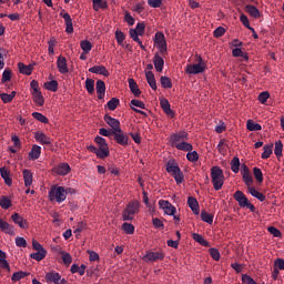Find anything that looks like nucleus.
Instances as JSON below:
<instances>
[{
	"label": "nucleus",
	"mask_w": 284,
	"mask_h": 284,
	"mask_svg": "<svg viewBox=\"0 0 284 284\" xmlns=\"http://www.w3.org/2000/svg\"><path fill=\"white\" fill-rule=\"evenodd\" d=\"M140 207L138 200L129 202L122 212V221H134V214H139Z\"/></svg>",
	"instance_id": "obj_1"
},
{
	"label": "nucleus",
	"mask_w": 284,
	"mask_h": 284,
	"mask_svg": "<svg viewBox=\"0 0 284 284\" xmlns=\"http://www.w3.org/2000/svg\"><path fill=\"white\" fill-rule=\"evenodd\" d=\"M211 181L214 190L219 191L223 187V183H225V175L223 174L222 168L213 166L211 169Z\"/></svg>",
	"instance_id": "obj_2"
},
{
	"label": "nucleus",
	"mask_w": 284,
	"mask_h": 284,
	"mask_svg": "<svg viewBox=\"0 0 284 284\" xmlns=\"http://www.w3.org/2000/svg\"><path fill=\"white\" fill-rule=\"evenodd\" d=\"M166 172L173 176L175 182L179 184L183 183L185 176L183 175V171L179 168V164L171 160L166 163Z\"/></svg>",
	"instance_id": "obj_3"
},
{
	"label": "nucleus",
	"mask_w": 284,
	"mask_h": 284,
	"mask_svg": "<svg viewBox=\"0 0 284 284\" xmlns=\"http://www.w3.org/2000/svg\"><path fill=\"white\" fill-rule=\"evenodd\" d=\"M233 199H235L240 207H247V210L256 212V206H254V204L250 202V200L247 199V196H245V193H243V191H236L233 194Z\"/></svg>",
	"instance_id": "obj_4"
},
{
	"label": "nucleus",
	"mask_w": 284,
	"mask_h": 284,
	"mask_svg": "<svg viewBox=\"0 0 284 284\" xmlns=\"http://www.w3.org/2000/svg\"><path fill=\"white\" fill-rule=\"evenodd\" d=\"M154 44L161 54H168V41L163 32H156L154 37Z\"/></svg>",
	"instance_id": "obj_5"
},
{
	"label": "nucleus",
	"mask_w": 284,
	"mask_h": 284,
	"mask_svg": "<svg viewBox=\"0 0 284 284\" xmlns=\"http://www.w3.org/2000/svg\"><path fill=\"white\" fill-rule=\"evenodd\" d=\"M94 141L97 144H99V159H108V156H110V148L108 146V142H105V140L99 135L95 136Z\"/></svg>",
	"instance_id": "obj_6"
},
{
	"label": "nucleus",
	"mask_w": 284,
	"mask_h": 284,
	"mask_svg": "<svg viewBox=\"0 0 284 284\" xmlns=\"http://www.w3.org/2000/svg\"><path fill=\"white\" fill-rule=\"evenodd\" d=\"M65 194H68L65 189L63 186H59L57 189H51L49 192V199L50 201H54L55 199L58 203H63V201H65Z\"/></svg>",
	"instance_id": "obj_7"
},
{
	"label": "nucleus",
	"mask_w": 284,
	"mask_h": 284,
	"mask_svg": "<svg viewBox=\"0 0 284 284\" xmlns=\"http://www.w3.org/2000/svg\"><path fill=\"white\" fill-rule=\"evenodd\" d=\"M197 61V64H189L186 67L187 74H201L205 72V62H203V58H201V55H199Z\"/></svg>",
	"instance_id": "obj_8"
},
{
	"label": "nucleus",
	"mask_w": 284,
	"mask_h": 284,
	"mask_svg": "<svg viewBox=\"0 0 284 284\" xmlns=\"http://www.w3.org/2000/svg\"><path fill=\"white\" fill-rule=\"evenodd\" d=\"M113 139L119 145H123V148H128V145H130V136H128L122 129L113 132Z\"/></svg>",
	"instance_id": "obj_9"
},
{
	"label": "nucleus",
	"mask_w": 284,
	"mask_h": 284,
	"mask_svg": "<svg viewBox=\"0 0 284 284\" xmlns=\"http://www.w3.org/2000/svg\"><path fill=\"white\" fill-rule=\"evenodd\" d=\"M165 258V253L163 251L160 252H148L143 257L142 261L146 263H154L156 261H163Z\"/></svg>",
	"instance_id": "obj_10"
},
{
	"label": "nucleus",
	"mask_w": 284,
	"mask_h": 284,
	"mask_svg": "<svg viewBox=\"0 0 284 284\" xmlns=\"http://www.w3.org/2000/svg\"><path fill=\"white\" fill-rule=\"evenodd\" d=\"M159 205L169 216H174V214H176V207L169 201L160 200Z\"/></svg>",
	"instance_id": "obj_11"
},
{
	"label": "nucleus",
	"mask_w": 284,
	"mask_h": 284,
	"mask_svg": "<svg viewBox=\"0 0 284 284\" xmlns=\"http://www.w3.org/2000/svg\"><path fill=\"white\" fill-rule=\"evenodd\" d=\"M104 121L108 125L111 126V130L113 132H120L121 131V122L118 119H114L110 116L109 114L104 115Z\"/></svg>",
	"instance_id": "obj_12"
},
{
	"label": "nucleus",
	"mask_w": 284,
	"mask_h": 284,
	"mask_svg": "<svg viewBox=\"0 0 284 284\" xmlns=\"http://www.w3.org/2000/svg\"><path fill=\"white\" fill-rule=\"evenodd\" d=\"M71 170L70 164L60 163L52 169V172H54V174H59L60 176H65L67 174H70Z\"/></svg>",
	"instance_id": "obj_13"
},
{
	"label": "nucleus",
	"mask_w": 284,
	"mask_h": 284,
	"mask_svg": "<svg viewBox=\"0 0 284 284\" xmlns=\"http://www.w3.org/2000/svg\"><path fill=\"white\" fill-rule=\"evenodd\" d=\"M57 67L60 74H68V72H70L68 69V60L63 55L58 57Z\"/></svg>",
	"instance_id": "obj_14"
},
{
	"label": "nucleus",
	"mask_w": 284,
	"mask_h": 284,
	"mask_svg": "<svg viewBox=\"0 0 284 284\" xmlns=\"http://www.w3.org/2000/svg\"><path fill=\"white\" fill-rule=\"evenodd\" d=\"M11 221L16 223V225H19L21 230H28V221L23 219L19 213H14L11 215Z\"/></svg>",
	"instance_id": "obj_15"
},
{
	"label": "nucleus",
	"mask_w": 284,
	"mask_h": 284,
	"mask_svg": "<svg viewBox=\"0 0 284 284\" xmlns=\"http://www.w3.org/2000/svg\"><path fill=\"white\" fill-rule=\"evenodd\" d=\"M34 65H37V63L34 62L29 65H26L23 62H19L18 68L20 74H26L27 77H30V74H32V71L34 70Z\"/></svg>",
	"instance_id": "obj_16"
},
{
	"label": "nucleus",
	"mask_w": 284,
	"mask_h": 284,
	"mask_svg": "<svg viewBox=\"0 0 284 284\" xmlns=\"http://www.w3.org/2000/svg\"><path fill=\"white\" fill-rule=\"evenodd\" d=\"M160 105H161L164 114H166L168 116H171V119H174V111H172L170 101H168V99H162L160 101Z\"/></svg>",
	"instance_id": "obj_17"
},
{
	"label": "nucleus",
	"mask_w": 284,
	"mask_h": 284,
	"mask_svg": "<svg viewBox=\"0 0 284 284\" xmlns=\"http://www.w3.org/2000/svg\"><path fill=\"white\" fill-rule=\"evenodd\" d=\"M60 17H62L65 21V32L68 34H72V32H74V27L72 26V18L70 17V13H60Z\"/></svg>",
	"instance_id": "obj_18"
},
{
	"label": "nucleus",
	"mask_w": 284,
	"mask_h": 284,
	"mask_svg": "<svg viewBox=\"0 0 284 284\" xmlns=\"http://www.w3.org/2000/svg\"><path fill=\"white\" fill-rule=\"evenodd\" d=\"M187 205L192 210L193 214L199 216L201 210L199 207V201L194 196H189L187 199Z\"/></svg>",
	"instance_id": "obj_19"
},
{
	"label": "nucleus",
	"mask_w": 284,
	"mask_h": 284,
	"mask_svg": "<svg viewBox=\"0 0 284 284\" xmlns=\"http://www.w3.org/2000/svg\"><path fill=\"white\" fill-rule=\"evenodd\" d=\"M0 230L4 232V234H9L10 236H14V226H11L10 223L0 219Z\"/></svg>",
	"instance_id": "obj_20"
},
{
	"label": "nucleus",
	"mask_w": 284,
	"mask_h": 284,
	"mask_svg": "<svg viewBox=\"0 0 284 284\" xmlns=\"http://www.w3.org/2000/svg\"><path fill=\"white\" fill-rule=\"evenodd\" d=\"M92 74H102V77H110V71L104 65H94L89 69Z\"/></svg>",
	"instance_id": "obj_21"
},
{
	"label": "nucleus",
	"mask_w": 284,
	"mask_h": 284,
	"mask_svg": "<svg viewBox=\"0 0 284 284\" xmlns=\"http://www.w3.org/2000/svg\"><path fill=\"white\" fill-rule=\"evenodd\" d=\"M245 12H247L250 17H253V19H261V11L254 4H246Z\"/></svg>",
	"instance_id": "obj_22"
},
{
	"label": "nucleus",
	"mask_w": 284,
	"mask_h": 284,
	"mask_svg": "<svg viewBox=\"0 0 284 284\" xmlns=\"http://www.w3.org/2000/svg\"><path fill=\"white\" fill-rule=\"evenodd\" d=\"M153 64L156 72H163V65H165V61L159 55V53L154 54Z\"/></svg>",
	"instance_id": "obj_23"
},
{
	"label": "nucleus",
	"mask_w": 284,
	"mask_h": 284,
	"mask_svg": "<svg viewBox=\"0 0 284 284\" xmlns=\"http://www.w3.org/2000/svg\"><path fill=\"white\" fill-rule=\"evenodd\" d=\"M95 90L98 99H103L105 97V82H103V80H98L95 83Z\"/></svg>",
	"instance_id": "obj_24"
},
{
	"label": "nucleus",
	"mask_w": 284,
	"mask_h": 284,
	"mask_svg": "<svg viewBox=\"0 0 284 284\" xmlns=\"http://www.w3.org/2000/svg\"><path fill=\"white\" fill-rule=\"evenodd\" d=\"M36 141H39V143H42L43 145H52V141H50V138L45 135L43 132H37L34 134Z\"/></svg>",
	"instance_id": "obj_25"
},
{
	"label": "nucleus",
	"mask_w": 284,
	"mask_h": 284,
	"mask_svg": "<svg viewBox=\"0 0 284 284\" xmlns=\"http://www.w3.org/2000/svg\"><path fill=\"white\" fill-rule=\"evenodd\" d=\"M0 174L8 187L12 186V178H10V171L6 166L0 169Z\"/></svg>",
	"instance_id": "obj_26"
},
{
	"label": "nucleus",
	"mask_w": 284,
	"mask_h": 284,
	"mask_svg": "<svg viewBox=\"0 0 284 284\" xmlns=\"http://www.w3.org/2000/svg\"><path fill=\"white\" fill-rule=\"evenodd\" d=\"M45 281L50 284H59V282L61 281V275L54 272L47 273Z\"/></svg>",
	"instance_id": "obj_27"
},
{
	"label": "nucleus",
	"mask_w": 284,
	"mask_h": 284,
	"mask_svg": "<svg viewBox=\"0 0 284 284\" xmlns=\"http://www.w3.org/2000/svg\"><path fill=\"white\" fill-rule=\"evenodd\" d=\"M129 88L134 97H141V89H139V84L132 78L129 79Z\"/></svg>",
	"instance_id": "obj_28"
},
{
	"label": "nucleus",
	"mask_w": 284,
	"mask_h": 284,
	"mask_svg": "<svg viewBox=\"0 0 284 284\" xmlns=\"http://www.w3.org/2000/svg\"><path fill=\"white\" fill-rule=\"evenodd\" d=\"M41 156V146L34 144L29 153V159L31 161H37Z\"/></svg>",
	"instance_id": "obj_29"
},
{
	"label": "nucleus",
	"mask_w": 284,
	"mask_h": 284,
	"mask_svg": "<svg viewBox=\"0 0 284 284\" xmlns=\"http://www.w3.org/2000/svg\"><path fill=\"white\" fill-rule=\"evenodd\" d=\"M6 258H8V255L6 252L0 250V268L8 270L10 272V263H8Z\"/></svg>",
	"instance_id": "obj_30"
},
{
	"label": "nucleus",
	"mask_w": 284,
	"mask_h": 284,
	"mask_svg": "<svg viewBox=\"0 0 284 284\" xmlns=\"http://www.w3.org/2000/svg\"><path fill=\"white\" fill-rule=\"evenodd\" d=\"M145 78L150 88H152V90H156V78H154V73L152 71H146Z\"/></svg>",
	"instance_id": "obj_31"
},
{
	"label": "nucleus",
	"mask_w": 284,
	"mask_h": 284,
	"mask_svg": "<svg viewBox=\"0 0 284 284\" xmlns=\"http://www.w3.org/2000/svg\"><path fill=\"white\" fill-rule=\"evenodd\" d=\"M22 174H23L26 187H30V185H32V179H33L32 171L24 169L22 171Z\"/></svg>",
	"instance_id": "obj_32"
},
{
	"label": "nucleus",
	"mask_w": 284,
	"mask_h": 284,
	"mask_svg": "<svg viewBox=\"0 0 284 284\" xmlns=\"http://www.w3.org/2000/svg\"><path fill=\"white\" fill-rule=\"evenodd\" d=\"M32 99L33 103L39 105V108H43V105H45V98H43V93H33Z\"/></svg>",
	"instance_id": "obj_33"
},
{
	"label": "nucleus",
	"mask_w": 284,
	"mask_h": 284,
	"mask_svg": "<svg viewBox=\"0 0 284 284\" xmlns=\"http://www.w3.org/2000/svg\"><path fill=\"white\" fill-rule=\"evenodd\" d=\"M192 239L193 241H195L196 243H200V245H202L203 247H210V242H207L203 235L199 234V233H193L192 234Z\"/></svg>",
	"instance_id": "obj_34"
},
{
	"label": "nucleus",
	"mask_w": 284,
	"mask_h": 284,
	"mask_svg": "<svg viewBox=\"0 0 284 284\" xmlns=\"http://www.w3.org/2000/svg\"><path fill=\"white\" fill-rule=\"evenodd\" d=\"M129 34H130V38L133 39V41H135V43H139L142 50H145V45H143V42L139 38L141 36L136 32V30L130 29Z\"/></svg>",
	"instance_id": "obj_35"
},
{
	"label": "nucleus",
	"mask_w": 284,
	"mask_h": 284,
	"mask_svg": "<svg viewBox=\"0 0 284 284\" xmlns=\"http://www.w3.org/2000/svg\"><path fill=\"white\" fill-rule=\"evenodd\" d=\"M14 97H17V91H12L10 94L1 93L0 99L3 103H12Z\"/></svg>",
	"instance_id": "obj_36"
},
{
	"label": "nucleus",
	"mask_w": 284,
	"mask_h": 284,
	"mask_svg": "<svg viewBox=\"0 0 284 284\" xmlns=\"http://www.w3.org/2000/svg\"><path fill=\"white\" fill-rule=\"evenodd\" d=\"M246 129L250 132H258V131L263 130V126H261V124H258V123H254V121H252V120H248L246 122Z\"/></svg>",
	"instance_id": "obj_37"
},
{
	"label": "nucleus",
	"mask_w": 284,
	"mask_h": 284,
	"mask_svg": "<svg viewBox=\"0 0 284 284\" xmlns=\"http://www.w3.org/2000/svg\"><path fill=\"white\" fill-rule=\"evenodd\" d=\"M172 143H179V141H187V133L182 132V133H174L171 136Z\"/></svg>",
	"instance_id": "obj_38"
},
{
	"label": "nucleus",
	"mask_w": 284,
	"mask_h": 284,
	"mask_svg": "<svg viewBox=\"0 0 284 284\" xmlns=\"http://www.w3.org/2000/svg\"><path fill=\"white\" fill-rule=\"evenodd\" d=\"M45 90H49L50 92H57L59 90V82L57 80H52L44 83Z\"/></svg>",
	"instance_id": "obj_39"
},
{
	"label": "nucleus",
	"mask_w": 284,
	"mask_h": 284,
	"mask_svg": "<svg viewBox=\"0 0 284 284\" xmlns=\"http://www.w3.org/2000/svg\"><path fill=\"white\" fill-rule=\"evenodd\" d=\"M26 276H30V273L19 271V272L13 273V275L11 276V281L13 283H17V282L21 281V278H26Z\"/></svg>",
	"instance_id": "obj_40"
},
{
	"label": "nucleus",
	"mask_w": 284,
	"mask_h": 284,
	"mask_svg": "<svg viewBox=\"0 0 284 284\" xmlns=\"http://www.w3.org/2000/svg\"><path fill=\"white\" fill-rule=\"evenodd\" d=\"M201 220L204 221V223H209V225H212L214 223V215L207 213V211L203 210L201 212Z\"/></svg>",
	"instance_id": "obj_41"
},
{
	"label": "nucleus",
	"mask_w": 284,
	"mask_h": 284,
	"mask_svg": "<svg viewBox=\"0 0 284 284\" xmlns=\"http://www.w3.org/2000/svg\"><path fill=\"white\" fill-rule=\"evenodd\" d=\"M241 168V160L239 156H234L231 161V170L234 172V174H239V170Z\"/></svg>",
	"instance_id": "obj_42"
},
{
	"label": "nucleus",
	"mask_w": 284,
	"mask_h": 284,
	"mask_svg": "<svg viewBox=\"0 0 284 284\" xmlns=\"http://www.w3.org/2000/svg\"><path fill=\"white\" fill-rule=\"evenodd\" d=\"M248 192L252 196H254L258 201H261V202L265 201V195L263 193L256 191V187H254V186L248 187Z\"/></svg>",
	"instance_id": "obj_43"
},
{
	"label": "nucleus",
	"mask_w": 284,
	"mask_h": 284,
	"mask_svg": "<svg viewBox=\"0 0 284 284\" xmlns=\"http://www.w3.org/2000/svg\"><path fill=\"white\" fill-rule=\"evenodd\" d=\"M45 256H48V251H37L30 254V258H33V261H43Z\"/></svg>",
	"instance_id": "obj_44"
},
{
	"label": "nucleus",
	"mask_w": 284,
	"mask_h": 284,
	"mask_svg": "<svg viewBox=\"0 0 284 284\" xmlns=\"http://www.w3.org/2000/svg\"><path fill=\"white\" fill-rule=\"evenodd\" d=\"M11 205H12V201L10 200V197L6 195L0 197V207H2V210H10Z\"/></svg>",
	"instance_id": "obj_45"
},
{
	"label": "nucleus",
	"mask_w": 284,
	"mask_h": 284,
	"mask_svg": "<svg viewBox=\"0 0 284 284\" xmlns=\"http://www.w3.org/2000/svg\"><path fill=\"white\" fill-rule=\"evenodd\" d=\"M160 83L165 90H170L172 88V79H170L169 77L162 75L160 78Z\"/></svg>",
	"instance_id": "obj_46"
},
{
	"label": "nucleus",
	"mask_w": 284,
	"mask_h": 284,
	"mask_svg": "<svg viewBox=\"0 0 284 284\" xmlns=\"http://www.w3.org/2000/svg\"><path fill=\"white\" fill-rule=\"evenodd\" d=\"M176 150H182L183 152H192L193 148L191 143L180 142L175 144Z\"/></svg>",
	"instance_id": "obj_47"
},
{
	"label": "nucleus",
	"mask_w": 284,
	"mask_h": 284,
	"mask_svg": "<svg viewBox=\"0 0 284 284\" xmlns=\"http://www.w3.org/2000/svg\"><path fill=\"white\" fill-rule=\"evenodd\" d=\"M274 154L277 158L283 156V142L281 140L275 142Z\"/></svg>",
	"instance_id": "obj_48"
},
{
	"label": "nucleus",
	"mask_w": 284,
	"mask_h": 284,
	"mask_svg": "<svg viewBox=\"0 0 284 284\" xmlns=\"http://www.w3.org/2000/svg\"><path fill=\"white\" fill-rule=\"evenodd\" d=\"M80 47L83 50L84 54H88L92 50V42L89 40H83L80 42Z\"/></svg>",
	"instance_id": "obj_49"
},
{
	"label": "nucleus",
	"mask_w": 284,
	"mask_h": 284,
	"mask_svg": "<svg viewBox=\"0 0 284 284\" xmlns=\"http://www.w3.org/2000/svg\"><path fill=\"white\" fill-rule=\"evenodd\" d=\"M33 119H36V121H40V123H50V120L47 119L45 115H43L42 113L39 112H33L32 113Z\"/></svg>",
	"instance_id": "obj_50"
},
{
	"label": "nucleus",
	"mask_w": 284,
	"mask_h": 284,
	"mask_svg": "<svg viewBox=\"0 0 284 284\" xmlns=\"http://www.w3.org/2000/svg\"><path fill=\"white\" fill-rule=\"evenodd\" d=\"M12 80V70L6 69L2 73L1 83H8V81Z\"/></svg>",
	"instance_id": "obj_51"
},
{
	"label": "nucleus",
	"mask_w": 284,
	"mask_h": 284,
	"mask_svg": "<svg viewBox=\"0 0 284 284\" xmlns=\"http://www.w3.org/2000/svg\"><path fill=\"white\" fill-rule=\"evenodd\" d=\"M60 254L62 256V261H63L64 265L69 266L72 264V255H70V253L62 251V252H60Z\"/></svg>",
	"instance_id": "obj_52"
},
{
	"label": "nucleus",
	"mask_w": 284,
	"mask_h": 284,
	"mask_svg": "<svg viewBox=\"0 0 284 284\" xmlns=\"http://www.w3.org/2000/svg\"><path fill=\"white\" fill-rule=\"evenodd\" d=\"M85 88H87V91L89 92V94H94V80L88 78L85 80Z\"/></svg>",
	"instance_id": "obj_53"
},
{
	"label": "nucleus",
	"mask_w": 284,
	"mask_h": 284,
	"mask_svg": "<svg viewBox=\"0 0 284 284\" xmlns=\"http://www.w3.org/2000/svg\"><path fill=\"white\" fill-rule=\"evenodd\" d=\"M122 230L125 234H134V225L132 223H123Z\"/></svg>",
	"instance_id": "obj_54"
},
{
	"label": "nucleus",
	"mask_w": 284,
	"mask_h": 284,
	"mask_svg": "<svg viewBox=\"0 0 284 284\" xmlns=\"http://www.w3.org/2000/svg\"><path fill=\"white\" fill-rule=\"evenodd\" d=\"M119 99L118 98H112L109 102H108V109L111 111L116 110V108H119Z\"/></svg>",
	"instance_id": "obj_55"
},
{
	"label": "nucleus",
	"mask_w": 284,
	"mask_h": 284,
	"mask_svg": "<svg viewBox=\"0 0 284 284\" xmlns=\"http://www.w3.org/2000/svg\"><path fill=\"white\" fill-rule=\"evenodd\" d=\"M209 252L213 261H221V253L219 252V248L212 247Z\"/></svg>",
	"instance_id": "obj_56"
},
{
	"label": "nucleus",
	"mask_w": 284,
	"mask_h": 284,
	"mask_svg": "<svg viewBox=\"0 0 284 284\" xmlns=\"http://www.w3.org/2000/svg\"><path fill=\"white\" fill-rule=\"evenodd\" d=\"M253 175L256 179L257 183H261L263 181V171H261V169L254 168Z\"/></svg>",
	"instance_id": "obj_57"
},
{
	"label": "nucleus",
	"mask_w": 284,
	"mask_h": 284,
	"mask_svg": "<svg viewBox=\"0 0 284 284\" xmlns=\"http://www.w3.org/2000/svg\"><path fill=\"white\" fill-rule=\"evenodd\" d=\"M272 148H273V144L265 145L263 148L264 152L262 153V159H270V156H272Z\"/></svg>",
	"instance_id": "obj_58"
},
{
	"label": "nucleus",
	"mask_w": 284,
	"mask_h": 284,
	"mask_svg": "<svg viewBox=\"0 0 284 284\" xmlns=\"http://www.w3.org/2000/svg\"><path fill=\"white\" fill-rule=\"evenodd\" d=\"M242 179L247 187H250L252 183H254V180L252 179V173H243Z\"/></svg>",
	"instance_id": "obj_59"
},
{
	"label": "nucleus",
	"mask_w": 284,
	"mask_h": 284,
	"mask_svg": "<svg viewBox=\"0 0 284 284\" xmlns=\"http://www.w3.org/2000/svg\"><path fill=\"white\" fill-rule=\"evenodd\" d=\"M186 159L187 161H190L191 163H194L195 161H199V153L196 151L193 152H189L186 154Z\"/></svg>",
	"instance_id": "obj_60"
},
{
	"label": "nucleus",
	"mask_w": 284,
	"mask_h": 284,
	"mask_svg": "<svg viewBox=\"0 0 284 284\" xmlns=\"http://www.w3.org/2000/svg\"><path fill=\"white\" fill-rule=\"evenodd\" d=\"M115 39L119 45H122L123 42L125 41V33H123V31H115Z\"/></svg>",
	"instance_id": "obj_61"
},
{
	"label": "nucleus",
	"mask_w": 284,
	"mask_h": 284,
	"mask_svg": "<svg viewBox=\"0 0 284 284\" xmlns=\"http://www.w3.org/2000/svg\"><path fill=\"white\" fill-rule=\"evenodd\" d=\"M225 34V28L219 27L214 30L213 36L215 39H220V37H223Z\"/></svg>",
	"instance_id": "obj_62"
},
{
	"label": "nucleus",
	"mask_w": 284,
	"mask_h": 284,
	"mask_svg": "<svg viewBox=\"0 0 284 284\" xmlns=\"http://www.w3.org/2000/svg\"><path fill=\"white\" fill-rule=\"evenodd\" d=\"M267 99H270V92L264 91V92L260 93V95H258L260 103H267Z\"/></svg>",
	"instance_id": "obj_63"
},
{
	"label": "nucleus",
	"mask_w": 284,
	"mask_h": 284,
	"mask_svg": "<svg viewBox=\"0 0 284 284\" xmlns=\"http://www.w3.org/2000/svg\"><path fill=\"white\" fill-rule=\"evenodd\" d=\"M242 282L246 283V284H256L254 278H252V276H250L247 274L242 275Z\"/></svg>",
	"instance_id": "obj_64"
}]
</instances>
